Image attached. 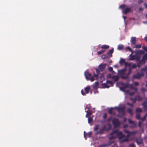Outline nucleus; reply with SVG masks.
Listing matches in <instances>:
<instances>
[{
    "label": "nucleus",
    "mask_w": 147,
    "mask_h": 147,
    "mask_svg": "<svg viewBox=\"0 0 147 147\" xmlns=\"http://www.w3.org/2000/svg\"><path fill=\"white\" fill-rule=\"evenodd\" d=\"M124 135L123 134L121 131H119L118 130H116L110 134L109 137V140L116 138L117 137H119L120 143H122L124 142L128 141V139L127 138H124Z\"/></svg>",
    "instance_id": "nucleus-1"
},
{
    "label": "nucleus",
    "mask_w": 147,
    "mask_h": 147,
    "mask_svg": "<svg viewBox=\"0 0 147 147\" xmlns=\"http://www.w3.org/2000/svg\"><path fill=\"white\" fill-rule=\"evenodd\" d=\"M127 69L125 68L121 69L119 71V74L120 77L123 79H126L128 78V76L130 74H128V73L126 74Z\"/></svg>",
    "instance_id": "nucleus-2"
},
{
    "label": "nucleus",
    "mask_w": 147,
    "mask_h": 147,
    "mask_svg": "<svg viewBox=\"0 0 147 147\" xmlns=\"http://www.w3.org/2000/svg\"><path fill=\"white\" fill-rule=\"evenodd\" d=\"M114 108L117 110L119 113V114L117 116L118 117H122L125 115V107H115Z\"/></svg>",
    "instance_id": "nucleus-3"
},
{
    "label": "nucleus",
    "mask_w": 147,
    "mask_h": 147,
    "mask_svg": "<svg viewBox=\"0 0 147 147\" xmlns=\"http://www.w3.org/2000/svg\"><path fill=\"white\" fill-rule=\"evenodd\" d=\"M119 8L122 10V12L124 14H126L131 11V9L130 7H127L126 5L125 4L120 5Z\"/></svg>",
    "instance_id": "nucleus-4"
},
{
    "label": "nucleus",
    "mask_w": 147,
    "mask_h": 147,
    "mask_svg": "<svg viewBox=\"0 0 147 147\" xmlns=\"http://www.w3.org/2000/svg\"><path fill=\"white\" fill-rule=\"evenodd\" d=\"M134 52H132L131 54L129 55L130 58L129 60L130 61H132L134 60H136V61H139L140 58V56H138V55L136 54V55H132L133 54Z\"/></svg>",
    "instance_id": "nucleus-5"
},
{
    "label": "nucleus",
    "mask_w": 147,
    "mask_h": 147,
    "mask_svg": "<svg viewBox=\"0 0 147 147\" xmlns=\"http://www.w3.org/2000/svg\"><path fill=\"white\" fill-rule=\"evenodd\" d=\"M112 122L115 127H118L121 124V123L119 120L117 119H114L112 121Z\"/></svg>",
    "instance_id": "nucleus-6"
},
{
    "label": "nucleus",
    "mask_w": 147,
    "mask_h": 147,
    "mask_svg": "<svg viewBox=\"0 0 147 147\" xmlns=\"http://www.w3.org/2000/svg\"><path fill=\"white\" fill-rule=\"evenodd\" d=\"M144 75L143 73H138L137 74L134 75L133 76V79H140L141 78V77L143 76Z\"/></svg>",
    "instance_id": "nucleus-7"
},
{
    "label": "nucleus",
    "mask_w": 147,
    "mask_h": 147,
    "mask_svg": "<svg viewBox=\"0 0 147 147\" xmlns=\"http://www.w3.org/2000/svg\"><path fill=\"white\" fill-rule=\"evenodd\" d=\"M124 132L125 133L127 134V137H130L131 135L135 134L136 133V132L135 131H129L128 130L125 129L124 130Z\"/></svg>",
    "instance_id": "nucleus-8"
},
{
    "label": "nucleus",
    "mask_w": 147,
    "mask_h": 147,
    "mask_svg": "<svg viewBox=\"0 0 147 147\" xmlns=\"http://www.w3.org/2000/svg\"><path fill=\"white\" fill-rule=\"evenodd\" d=\"M84 74L86 79L87 80H89L90 78L91 77V74L88 71H86L84 72Z\"/></svg>",
    "instance_id": "nucleus-9"
},
{
    "label": "nucleus",
    "mask_w": 147,
    "mask_h": 147,
    "mask_svg": "<svg viewBox=\"0 0 147 147\" xmlns=\"http://www.w3.org/2000/svg\"><path fill=\"white\" fill-rule=\"evenodd\" d=\"M137 67V65L136 64H133L130 67H129L128 70V74H130L131 73V70L132 69L136 68Z\"/></svg>",
    "instance_id": "nucleus-10"
},
{
    "label": "nucleus",
    "mask_w": 147,
    "mask_h": 147,
    "mask_svg": "<svg viewBox=\"0 0 147 147\" xmlns=\"http://www.w3.org/2000/svg\"><path fill=\"white\" fill-rule=\"evenodd\" d=\"M106 126H104L102 128L100 129L98 131H96L95 132L96 135H98V134H102L104 133V132Z\"/></svg>",
    "instance_id": "nucleus-11"
},
{
    "label": "nucleus",
    "mask_w": 147,
    "mask_h": 147,
    "mask_svg": "<svg viewBox=\"0 0 147 147\" xmlns=\"http://www.w3.org/2000/svg\"><path fill=\"white\" fill-rule=\"evenodd\" d=\"M92 134V133L91 131H90L88 133H86L85 131H84V137L85 139V140L86 139L87 137H88L89 138L91 137Z\"/></svg>",
    "instance_id": "nucleus-12"
},
{
    "label": "nucleus",
    "mask_w": 147,
    "mask_h": 147,
    "mask_svg": "<svg viewBox=\"0 0 147 147\" xmlns=\"http://www.w3.org/2000/svg\"><path fill=\"white\" fill-rule=\"evenodd\" d=\"M107 65L106 64H101L98 66L99 68L100 69V71H103L105 69Z\"/></svg>",
    "instance_id": "nucleus-13"
},
{
    "label": "nucleus",
    "mask_w": 147,
    "mask_h": 147,
    "mask_svg": "<svg viewBox=\"0 0 147 147\" xmlns=\"http://www.w3.org/2000/svg\"><path fill=\"white\" fill-rule=\"evenodd\" d=\"M129 87V84L128 83L126 84L123 83L122 84V87L121 89L123 91H124V90L126 88H127Z\"/></svg>",
    "instance_id": "nucleus-14"
},
{
    "label": "nucleus",
    "mask_w": 147,
    "mask_h": 147,
    "mask_svg": "<svg viewBox=\"0 0 147 147\" xmlns=\"http://www.w3.org/2000/svg\"><path fill=\"white\" fill-rule=\"evenodd\" d=\"M136 38L135 37H131L130 40L131 43V45H135L136 43Z\"/></svg>",
    "instance_id": "nucleus-15"
},
{
    "label": "nucleus",
    "mask_w": 147,
    "mask_h": 147,
    "mask_svg": "<svg viewBox=\"0 0 147 147\" xmlns=\"http://www.w3.org/2000/svg\"><path fill=\"white\" fill-rule=\"evenodd\" d=\"M144 53L145 52L142 50L138 51L136 53V54L138 55V56H140V55H143Z\"/></svg>",
    "instance_id": "nucleus-16"
},
{
    "label": "nucleus",
    "mask_w": 147,
    "mask_h": 147,
    "mask_svg": "<svg viewBox=\"0 0 147 147\" xmlns=\"http://www.w3.org/2000/svg\"><path fill=\"white\" fill-rule=\"evenodd\" d=\"M134 100H135V102H136V100L140 101L142 100V98L141 97L140 95H138L136 96L134 98Z\"/></svg>",
    "instance_id": "nucleus-17"
},
{
    "label": "nucleus",
    "mask_w": 147,
    "mask_h": 147,
    "mask_svg": "<svg viewBox=\"0 0 147 147\" xmlns=\"http://www.w3.org/2000/svg\"><path fill=\"white\" fill-rule=\"evenodd\" d=\"M136 142L138 145L141 144L143 143V141L142 140L141 138H136Z\"/></svg>",
    "instance_id": "nucleus-18"
},
{
    "label": "nucleus",
    "mask_w": 147,
    "mask_h": 147,
    "mask_svg": "<svg viewBox=\"0 0 147 147\" xmlns=\"http://www.w3.org/2000/svg\"><path fill=\"white\" fill-rule=\"evenodd\" d=\"M147 60V53L144 55L142 57V60L140 61V62H143L144 63H145V61Z\"/></svg>",
    "instance_id": "nucleus-19"
},
{
    "label": "nucleus",
    "mask_w": 147,
    "mask_h": 147,
    "mask_svg": "<svg viewBox=\"0 0 147 147\" xmlns=\"http://www.w3.org/2000/svg\"><path fill=\"white\" fill-rule=\"evenodd\" d=\"M87 114L86 115V117H90V116L92 114V110L88 109V111H86Z\"/></svg>",
    "instance_id": "nucleus-20"
},
{
    "label": "nucleus",
    "mask_w": 147,
    "mask_h": 147,
    "mask_svg": "<svg viewBox=\"0 0 147 147\" xmlns=\"http://www.w3.org/2000/svg\"><path fill=\"white\" fill-rule=\"evenodd\" d=\"M141 73H143V74L144 75V73H146V74L147 76V67H145L143 68H142L141 70Z\"/></svg>",
    "instance_id": "nucleus-21"
},
{
    "label": "nucleus",
    "mask_w": 147,
    "mask_h": 147,
    "mask_svg": "<svg viewBox=\"0 0 147 147\" xmlns=\"http://www.w3.org/2000/svg\"><path fill=\"white\" fill-rule=\"evenodd\" d=\"M99 85V83L98 82H95L92 85L93 88L95 89H97Z\"/></svg>",
    "instance_id": "nucleus-22"
},
{
    "label": "nucleus",
    "mask_w": 147,
    "mask_h": 147,
    "mask_svg": "<svg viewBox=\"0 0 147 147\" xmlns=\"http://www.w3.org/2000/svg\"><path fill=\"white\" fill-rule=\"evenodd\" d=\"M114 80V82H116L118 81L119 80V77L118 76H112V78Z\"/></svg>",
    "instance_id": "nucleus-23"
},
{
    "label": "nucleus",
    "mask_w": 147,
    "mask_h": 147,
    "mask_svg": "<svg viewBox=\"0 0 147 147\" xmlns=\"http://www.w3.org/2000/svg\"><path fill=\"white\" fill-rule=\"evenodd\" d=\"M127 112L129 113L131 116L133 115L132 109L130 108H128L127 110Z\"/></svg>",
    "instance_id": "nucleus-24"
},
{
    "label": "nucleus",
    "mask_w": 147,
    "mask_h": 147,
    "mask_svg": "<svg viewBox=\"0 0 147 147\" xmlns=\"http://www.w3.org/2000/svg\"><path fill=\"white\" fill-rule=\"evenodd\" d=\"M90 89V86H88L85 87L84 88L85 93L86 94H88Z\"/></svg>",
    "instance_id": "nucleus-25"
},
{
    "label": "nucleus",
    "mask_w": 147,
    "mask_h": 147,
    "mask_svg": "<svg viewBox=\"0 0 147 147\" xmlns=\"http://www.w3.org/2000/svg\"><path fill=\"white\" fill-rule=\"evenodd\" d=\"M102 86L103 88H109L110 87V86L107 84L106 82L102 84Z\"/></svg>",
    "instance_id": "nucleus-26"
},
{
    "label": "nucleus",
    "mask_w": 147,
    "mask_h": 147,
    "mask_svg": "<svg viewBox=\"0 0 147 147\" xmlns=\"http://www.w3.org/2000/svg\"><path fill=\"white\" fill-rule=\"evenodd\" d=\"M126 62L125 59H121L119 61V63L121 65H122L123 64H124L125 65Z\"/></svg>",
    "instance_id": "nucleus-27"
},
{
    "label": "nucleus",
    "mask_w": 147,
    "mask_h": 147,
    "mask_svg": "<svg viewBox=\"0 0 147 147\" xmlns=\"http://www.w3.org/2000/svg\"><path fill=\"white\" fill-rule=\"evenodd\" d=\"M106 51L105 49H102L100 51L97 52V54L98 55H100Z\"/></svg>",
    "instance_id": "nucleus-28"
},
{
    "label": "nucleus",
    "mask_w": 147,
    "mask_h": 147,
    "mask_svg": "<svg viewBox=\"0 0 147 147\" xmlns=\"http://www.w3.org/2000/svg\"><path fill=\"white\" fill-rule=\"evenodd\" d=\"M124 46L123 45L120 44L118 45L117 47V49L119 50L123 49Z\"/></svg>",
    "instance_id": "nucleus-29"
},
{
    "label": "nucleus",
    "mask_w": 147,
    "mask_h": 147,
    "mask_svg": "<svg viewBox=\"0 0 147 147\" xmlns=\"http://www.w3.org/2000/svg\"><path fill=\"white\" fill-rule=\"evenodd\" d=\"M114 49L113 48H112L111 50H109L108 51L107 53V54H109V55H111L113 53V52Z\"/></svg>",
    "instance_id": "nucleus-30"
},
{
    "label": "nucleus",
    "mask_w": 147,
    "mask_h": 147,
    "mask_svg": "<svg viewBox=\"0 0 147 147\" xmlns=\"http://www.w3.org/2000/svg\"><path fill=\"white\" fill-rule=\"evenodd\" d=\"M99 126V125H96L93 128L94 131H96L98 129Z\"/></svg>",
    "instance_id": "nucleus-31"
},
{
    "label": "nucleus",
    "mask_w": 147,
    "mask_h": 147,
    "mask_svg": "<svg viewBox=\"0 0 147 147\" xmlns=\"http://www.w3.org/2000/svg\"><path fill=\"white\" fill-rule=\"evenodd\" d=\"M106 82L107 84H110L111 86H113L114 83L111 81L107 80L106 81Z\"/></svg>",
    "instance_id": "nucleus-32"
},
{
    "label": "nucleus",
    "mask_w": 147,
    "mask_h": 147,
    "mask_svg": "<svg viewBox=\"0 0 147 147\" xmlns=\"http://www.w3.org/2000/svg\"><path fill=\"white\" fill-rule=\"evenodd\" d=\"M125 65V67L128 66L130 67L131 66V63H127L126 62Z\"/></svg>",
    "instance_id": "nucleus-33"
},
{
    "label": "nucleus",
    "mask_w": 147,
    "mask_h": 147,
    "mask_svg": "<svg viewBox=\"0 0 147 147\" xmlns=\"http://www.w3.org/2000/svg\"><path fill=\"white\" fill-rule=\"evenodd\" d=\"M88 117V123H90L92 122V118L90 117Z\"/></svg>",
    "instance_id": "nucleus-34"
},
{
    "label": "nucleus",
    "mask_w": 147,
    "mask_h": 147,
    "mask_svg": "<svg viewBox=\"0 0 147 147\" xmlns=\"http://www.w3.org/2000/svg\"><path fill=\"white\" fill-rule=\"evenodd\" d=\"M142 109L141 108H138L136 109V112L137 113L138 112H142Z\"/></svg>",
    "instance_id": "nucleus-35"
},
{
    "label": "nucleus",
    "mask_w": 147,
    "mask_h": 147,
    "mask_svg": "<svg viewBox=\"0 0 147 147\" xmlns=\"http://www.w3.org/2000/svg\"><path fill=\"white\" fill-rule=\"evenodd\" d=\"M109 47V46L107 45H103L101 47V48L104 49H107Z\"/></svg>",
    "instance_id": "nucleus-36"
},
{
    "label": "nucleus",
    "mask_w": 147,
    "mask_h": 147,
    "mask_svg": "<svg viewBox=\"0 0 147 147\" xmlns=\"http://www.w3.org/2000/svg\"><path fill=\"white\" fill-rule=\"evenodd\" d=\"M113 108H110L108 111V113L109 114H111L113 113Z\"/></svg>",
    "instance_id": "nucleus-37"
},
{
    "label": "nucleus",
    "mask_w": 147,
    "mask_h": 147,
    "mask_svg": "<svg viewBox=\"0 0 147 147\" xmlns=\"http://www.w3.org/2000/svg\"><path fill=\"white\" fill-rule=\"evenodd\" d=\"M114 141H109L108 142L107 144V146H109L111 145V144L114 143Z\"/></svg>",
    "instance_id": "nucleus-38"
},
{
    "label": "nucleus",
    "mask_w": 147,
    "mask_h": 147,
    "mask_svg": "<svg viewBox=\"0 0 147 147\" xmlns=\"http://www.w3.org/2000/svg\"><path fill=\"white\" fill-rule=\"evenodd\" d=\"M108 125L109 126L108 127L106 128V129H105L107 131H108L110 130L111 128V125H110L109 124H108Z\"/></svg>",
    "instance_id": "nucleus-39"
},
{
    "label": "nucleus",
    "mask_w": 147,
    "mask_h": 147,
    "mask_svg": "<svg viewBox=\"0 0 147 147\" xmlns=\"http://www.w3.org/2000/svg\"><path fill=\"white\" fill-rule=\"evenodd\" d=\"M105 55V56H105V59H109L112 56V55H109V54H107V53L106 55Z\"/></svg>",
    "instance_id": "nucleus-40"
},
{
    "label": "nucleus",
    "mask_w": 147,
    "mask_h": 147,
    "mask_svg": "<svg viewBox=\"0 0 147 147\" xmlns=\"http://www.w3.org/2000/svg\"><path fill=\"white\" fill-rule=\"evenodd\" d=\"M140 114L137 113L136 115V117L138 119H140Z\"/></svg>",
    "instance_id": "nucleus-41"
},
{
    "label": "nucleus",
    "mask_w": 147,
    "mask_h": 147,
    "mask_svg": "<svg viewBox=\"0 0 147 147\" xmlns=\"http://www.w3.org/2000/svg\"><path fill=\"white\" fill-rule=\"evenodd\" d=\"M135 47L136 48H140L141 47V45L140 44L136 45H135Z\"/></svg>",
    "instance_id": "nucleus-42"
},
{
    "label": "nucleus",
    "mask_w": 147,
    "mask_h": 147,
    "mask_svg": "<svg viewBox=\"0 0 147 147\" xmlns=\"http://www.w3.org/2000/svg\"><path fill=\"white\" fill-rule=\"evenodd\" d=\"M128 147H136L135 146L134 143H132L130 144Z\"/></svg>",
    "instance_id": "nucleus-43"
},
{
    "label": "nucleus",
    "mask_w": 147,
    "mask_h": 147,
    "mask_svg": "<svg viewBox=\"0 0 147 147\" xmlns=\"http://www.w3.org/2000/svg\"><path fill=\"white\" fill-rule=\"evenodd\" d=\"M89 80H90L91 82L94 81L95 80L94 76H92V77H91Z\"/></svg>",
    "instance_id": "nucleus-44"
},
{
    "label": "nucleus",
    "mask_w": 147,
    "mask_h": 147,
    "mask_svg": "<svg viewBox=\"0 0 147 147\" xmlns=\"http://www.w3.org/2000/svg\"><path fill=\"white\" fill-rule=\"evenodd\" d=\"M107 77L109 78H112V76H111V74H107Z\"/></svg>",
    "instance_id": "nucleus-45"
},
{
    "label": "nucleus",
    "mask_w": 147,
    "mask_h": 147,
    "mask_svg": "<svg viewBox=\"0 0 147 147\" xmlns=\"http://www.w3.org/2000/svg\"><path fill=\"white\" fill-rule=\"evenodd\" d=\"M96 70L97 74H99L100 70L99 68H96Z\"/></svg>",
    "instance_id": "nucleus-46"
},
{
    "label": "nucleus",
    "mask_w": 147,
    "mask_h": 147,
    "mask_svg": "<svg viewBox=\"0 0 147 147\" xmlns=\"http://www.w3.org/2000/svg\"><path fill=\"white\" fill-rule=\"evenodd\" d=\"M126 49H128L130 52H131V53H132V52H134L132 51L131 48H130L129 47H126Z\"/></svg>",
    "instance_id": "nucleus-47"
},
{
    "label": "nucleus",
    "mask_w": 147,
    "mask_h": 147,
    "mask_svg": "<svg viewBox=\"0 0 147 147\" xmlns=\"http://www.w3.org/2000/svg\"><path fill=\"white\" fill-rule=\"evenodd\" d=\"M146 116L145 115L144 117L142 118L141 119L140 118V119L142 121H145L146 120Z\"/></svg>",
    "instance_id": "nucleus-48"
},
{
    "label": "nucleus",
    "mask_w": 147,
    "mask_h": 147,
    "mask_svg": "<svg viewBox=\"0 0 147 147\" xmlns=\"http://www.w3.org/2000/svg\"><path fill=\"white\" fill-rule=\"evenodd\" d=\"M142 106L143 107H144L145 106H147V102L146 101H144L142 104Z\"/></svg>",
    "instance_id": "nucleus-49"
},
{
    "label": "nucleus",
    "mask_w": 147,
    "mask_h": 147,
    "mask_svg": "<svg viewBox=\"0 0 147 147\" xmlns=\"http://www.w3.org/2000/svg\"><path fill=\"white\" fill-rule=\"evenodd\" d=\"M142 48L145 51L147 52V47L144 46L142 47Z\"/></svg>",
    "instance_id": "nucleus-50"
},
{
    "label": "nucleus",
    "mask_w": 147,
    "mask_h": 147,
    "mask_svg": "<svg viewBox=\"0 0 147 147\" xmlns=\"http://www.w3.org/2000/svg\"><path fill=\"white\" fill-rule=\"evenodd\" d=\"M107 114L106 113H104L103 116V119H105L107 117Z\"/></svg>",
    "instance_id": "nucleus-51"
},
{
    "label": "nucleus",
    "mask_w": 147,
    "mask_h": 147,
    "mask_svg": "<svg viewBox=\"0 0 147 147\" xmlns=\"http://www.w3.org/2000/svg\"><path fill=\"white\" fill-rule=\"evenodd\" d=\"M129 87L131 89H133V88H134L133 84H131L130 85Z\"/></svg>",
    "instance_id": "nucleus-52"
},
{
    "label": "nucleus",
    "mask_w": 147,
    "mask_h": 147,
    "mask_svg": "<svg viewBox=\"0 0 147 147\" xmlns=\"http://www.w3.org/2000/svg\"><path fill=\"white\" fill-rule=\"evenodd\" d=\"M128 121L129 123H133L134 122V121H132L130 119H128Z\"/></svg>",
    "instance_id": "nucleus-53"
},
{
    "label": "nucleus",
    "mask_w": 147,
    "mask_h": 147,
    "mask_svg": "<svg viewBox=\"0 0 147 147\" xmlns=\"http://www.w3.org/2000/svg\"><path fill=\"white\" fill-rule=\"evenodd\" d=\"M81 93L82 94L83 96H84L86 95V93L85 92H84V91H83V90H81Z\"/></svg>",
    "instance_id": "nucleus-54"
},
{
    "label": "nucleus",
    "mask_w": 147,
    "mask_h": 147,
    "mask_svg": "<svg viewBox=\"0 0 147 147\" xmlns=\"http://www.w3.org/2000/svg\"><path fill=\"white\" fill-rule=\"evenodd\" d=\"M108 70L110 72H111L113 70V68L111 67H110L109 68Z\"/></svg>",
    "instance_id": "nucleus-55"
},
{
    "label": "nucleus",
    "mask_w": 147,
    "mask_h": 147,
    "mask_svg": "<svg viewBox=\"0 0 147 147\" xmlns=\"http://www.w3.org/2000/svg\"><path fill=\"white\" fill-rule=\"evenodd\" d=\"M134 84L135 86H138L139 85V83L137 82H134Z\"/></svg>",
    "instance_id": "nucleus-56"
},
{
    "label": "nucleus",
    "mask_w": 147,
    "mask_h": 147,
    "mask_svg": "<svg viewBox=\"0 0 147 147\" xmlns=\"http://www.w3.org/2000/svg\"><path fill=\"white\" fill-rule=\"evenodd\" d=\"M143 2V0H138V3L139 4H141Z\"/></svg>",
    "instance_id": "nucleus-57"
},
{
    "label": "nucleus",
    "mask_w": 147,
    "mask_h": 147,
    "mask_svg": "<svg viewBox=\"0 0 147 147\" xmlns=\"http://www.w3.org/2000/svg\"><path fill=\"white\" fill-rule=\"evenodd\" d=\"M142 122L141 121H139L138 123V126L139 127H141V124H142Z\"/></svg>",
    "instance_id": "nucleus-58"
},
{
    "label": "nucleus",
    "mask_w": 147,
    "mask_h": 147,
    "mask_svg": "<svg viewBox=\"0 0 147 147\" xmlns=\"http://www.w3.org/2000/svg\"><path fill=\"white\" fill-rule=\"evenodd\" d=\"M107 145L106 144H105L102 145H100L98 147H105L107 146Z\"/></svg>",
    "instance_id": "nucleus-59"
},
{
    "label": "nucleus",
    "mask_w": 147,
    "mask_h": 147,
    "mask_svg": "<svg viewBox=\"0 0 147 147\" xmlns=\"http://www.w3.org/2000/svg\"><path fill=\"white\" fill-rule=\"evenodd\" d=\"M145 111H147V106H145L143 107Z\"/></svg>",
    "instance_id": "nucleus-60"
},
{
    "label": "nucleus",
    "mask_w": 147,
    "mask_h": 147,
    "mask_svg": "<svg viewBox=\"0 0 147 147\" xmlns=\"http://www.w3.org/2000/svg\"><path fill=\"white\" fill-rule=\"evenodd\" d=\"M127 105L130 106L131 107H133V105L132 104L130 103H127Z\"/></svg>",
    "instance_id": "nucleus-61"
},
{
    "label": "nucleus",
    "mask_w": 147,
    "mask_h": 147,
    "mask_svg": "<svg viewBox=\"0 0 147 147\" xmlns=\"http://www.w3.org/2000/svg\"><path fill=\"white\" fill-rule=\"evenodd\" d=\"M98 74H94L93 76H94V77H96V78H97L98 77Z\"/></svg>",
    "instance_id": "nucleus-62"
},
{
    "label": "nucleus",
    "mask_w": 147,
    "mask_h": 147,
    "mask_svg": "<svg viewBox=\"0 0 147 147\" xmlns=\"http://www.w3.org/2000/svg\"><path fill=\"white\" fill-rule=\"evenodd\" d=\"M100 78L101 79H102H102H104V75H103V74H102V75H101V76H100Z\"/></svg>",
    "instance_id": "nucleus-63"
},
{
    "label": "nucleus",
    "mask_w": 147,
    "mask_h": 147,
    "mask_svg": "<svg viewBox=\"0 0 147 147\" xmlns=\"http://www.w3.org/2000/svg\"><path fill=\"white\" fill-rule=\"evenodd\" d=\"M143 10H144L143 8L142 7H140L139 9V11H142Z\"/></svg>",
    "instance_id": "nucleus-64"
}]
</instances>
